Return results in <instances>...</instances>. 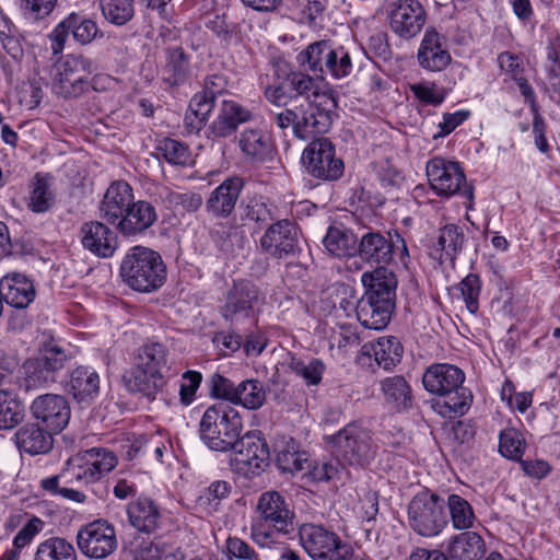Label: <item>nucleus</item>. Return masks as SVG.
<instances>
[{"instance_id": "nucleus-59", "label": "nucleus", "mask_w": 560, "mask_h": 560, "mask_svg": "<svg viewBox=\"0 0 560 560\" xmlns=\"http://www.w3.org/2000/svg\"><path fill=\"white\" fill-rule=\"evenodd\" d=\"M499 450L504 457L515 459L522 456L524 446L520 433L513 429L501 432Z\"/></svg>"}, {"instance_id": "nucleus-25", "label": "nucleus", "mask_w": 560, "mask_h": 560, "mask_svg": "<svg viewBox=\"0 0 560 560\" xmlns=\"http://www.w3.org/2000/svg\"><path fill=\"white\" fill-rule=\"evenodd\" d=\"M52 433L37 423H26L18 429L12 440L20 452L35 456L46 454L52 448Z\"/></svg>"}, {"instance_id": "nucleus-36", "label": "nucleus", "mask_w": 560, "mask_h": 560, "mask_svg": "<svg viewBox=\"0 0 560 560\" xmlns=\"http://www.w3.org/2000/svg\"><path fill=\"white\" fill-rule=\"evenodd\" d=\"M55 202L52 177L48 174H36L30 191L28 208L36 213L46 212Z\"/></svg>"}, {"instance_id": "nucleus-17", "label": "nucleus", "mask_w": 560, "mask_h": 560, "mask_svg": "<svg viewBox=\"0 0 560 560\" xmlns=\"http://www.w3.org/2000/svg\"><path fill=\"white\" fill-rule=\"evenodd\" d=\"M402 353V346L396 337H382L376 342L362 346L357 363L371 370L377 366L389 371L401 361Z\"/></svg>"}, {"instance_id": "nucleus-7", "label": "nucleus", "mask_w": 560, "mask_h": 560, "mask_svg": "<svg viewBox=\"0 0 560 560\" xmlns=\"http://www.w3.org/2000/svg\"><path fill=\"white\" fill-rule=\"evenodd\" d=\"M408 522L420 536L440 535L448 524L444 499L428 490L417 493L408 505Z\"/></svg>"}, {"instance_id": "nucleus-58", "label": "nucleus", "mask_w": 560, "mask_h": 560, "mask_svg": "<svg viewBox=\"0 0 560 560\" xmlns=\"http://www.w3.org/2000/svg\"><path fill=\"white\" fill-rule=\"evenodd\" d=\"M45 525L46 523L42 518L37 516L30 517L13 539L15 551L18 552V550L28 546L33 539L43 532Z\"/></svg>"}, {"instance_id": "nucleus-15", "label": "nucleus", "mask_w": 560, "mask_h": 560, "mask_svg": "<svg viewBox=\"0 0 560 560\" xmlns=\"http://www.w3.org/2000/svg\"><path fill=\"white\" fill-rule=\"evenodd\" d=\"M100 30L96 22L86 15L72 12L61 20L50 32V48L55 55L65 49L66 42L71 34L73 39L88 45L98 35Z\"/></svg>"}, {"instance_id": "nucleus-19", "label": "nucleus", "mask_w": 560, "mask_h": 560, "mask_svg": "<svg viewBox=\"0 0 560 560\" xmlns=\"http://www.w3.org/2000/svg\"><path fill=\"white\" fill-rule=\"evenodd\" d=\"M390 28L401 37L416 36L424 25L425 13L418 0H397L388 13Z\"/></svg>"}, {"instance_id": "nucleus-60", "label": "nucleus", "mask_w": 560, "mask_h": 560, "mask_svg": "<svg viewBox=\"0 0 560 560\" xmlns=\"http://www.w3.org/2000/svg\"><path fill=\"white\" fill-rule=\"evenodd\" d=\"M462 299L466 305L467 312L477 313L479 308L478 298L480 293V282L476 276H468L459 283Z\"/></svg>"}, {"instance_id": "nucleus-55", "label": "nucleus", "mask_w": 560, "mask_h": 560, "mask_svg": "<svg viewBox=\"0 0 560 560\" xmlns=\"http://www.w3.org/2000/svg\"><path fill=\"white\" fill-rule=\"evenodd\" d=\"M147 559L141 553L126 556L122 560H183L178 548L165 544H151L147 549Z\"/></svg>"}, {"instance_id": "nucleus-6", "label": "nucleus", "mask_w": 560, "mask_h": 560, "mask_svg": "<svg viewBox=\"0 0 560 560\" xmlns=\"http://www.w3.org/2000/svg\"><path fill=\"white\" fill-rule=\"evenodd\" d=\"M299 540L312 560H353L354 558L351 545L322 524H302L299 528Z\"/></svg>"}, {"instance_id": "nucleus-44", "label": "nucleus", "mask_w": 560, "mask_h": 560, "mask_svg": "<svg viewBox=\"0 0 560 560\" xmlns=\"http://www.w3.org/2000/svg\"><path fill=\"white\" fill-rule=\"evenodd\" d=\"M25 387L35 389L49 386L56 382L52 372L39 360L37 355L28 358L22 365Z\"/></svg>"}, {"instance_id": "nucleus-9", "label": "nucleus", "mask_w": 560, "mask_h": 560, "mask_svg": "<svg viewBox=\"0 0 560 560\" xmlns=\"http://www.w3.org/2000/svg\"><path fill=\"white\" fill-rule=\"evenodd\" d=\"M427 177L431 189L442 198H451L463 192L468 199L466 208L472 209L474 194L467 187L466 176L458 162L434 156L427 162Z\"/></svg>"}, {"instance_id": "nucleus-64", "label": "nucleus", "mask_w": 560, "mask_h": 560, "mask_svg": "<svg viewBox=\"0 0 560 560\" xmlns=\"http://www.w3.org/2000/svg\"><path fill=\"white\" fill-rule=\"evenodd\" d=\"M172 445L160 431L149 434L147 455L152 456L158 463H164V455L171 454Z\"/></svg>"}, {"instance_id": "nucleus-40", "label": "nucleus", "mask_w": 560, "mask_h": 560, "mask_svg": "<svg viewBox=\"0 0 560 560\" xmlns=\"http://www.w3.org/2000/svg\"><path fill=\"white\" fill-rule=\"evenodd\" d=\"M214 92L205 91L197 93L189 103L185 121L191 130H200L209 119L214 107Z\"/></svg>"}, {"instance_id": "nucleus-8", "label": "nucleus", "mask_w": 560, "mask_h": 560, "mask_svg": "<svg viewBox=\"0 0 560 560\" xmlns=\"http://www.w3.org/2000/svg\"><path fill=\"white\" fill-rule=\"evenodd\" d=\"M116 454L103 447H92L70 457L61 476L66 482L78 481L85 485L101 480L117 466Z\"/></svg>"}, {"instance_id": "nucleus-49", "label": "nucleus", "mask_w": 560, "mask_h": 560, "mask_svg": "<svg viewBox=\"0 0 560 560\" xmlns=\"http://www.w3.org/2000/svg\"><path fill=\"white\" fill-rule=\"evenodd\" d=\"M104 18L112 24L124 25L135 14L132 0H100Z\"/></svg>"}, {"instance_id": "nucleus-21", "label": "nucleus", "mask_w": 560, "mask_h": 560, "mask_svg": "<svg viewBox=\"0 0 560 560\" xmlns=\"http://www.w3.org/2000/svg\"><path fill=\"white\" fill-rule=\"evenodd\" d=\"M451 60L444 36L434 28H428L418 49L419 65L425 70L435 72L444 70Z\"/></svg>"}, {"instance_id": "nucleus-5", "label": "nucleus", "mask_w": 560, "mask_h": 560, "mask_svg": "<svg viewBox=\"0 0 560 560\" xmlns=\"http://www.w3.org/2000/svg\"><path fill=\"white\" fill-rule=\"evenodd\" d=\"M242 431L243 421L240 412L225 402L208 407L199 425L201 441L209 448L218 452L231 450Z\"/></svg>"}, {"instance_id": "nucleus-20", "label": "nucleus", "mask_w": 560, "mask_h": 560, "mask_svg": "<svg viewBox=\"0 0 560 560\" xmlns=\"http://www.w3.org/2000/svg\"><path fill=\"white\" fill-rule=\"evenodd\" d=\"M80 234L83 248L98 258H110L118 248L116 233L102 222L84 223Z\"/></svg>"}, {"instance_id": "nucleus-50", "label": "nucleus", "mask_w": 560, "mask_h": 560, "mask_svg": "<svg viewBox=\"0 0 560 560\" xmlns=\"http://www.w3.org/2000/svg\"><path fill=\"white\" fill-rule=\"evenodd\" d=\"M409 89L416 100L429 106L441 105L447 96L445 89L432 81L417 82L410 84Z\"/></svg>"}, {"instance_id": "nucleus-43", "label": "nucleus", "mask_w": 560, "mask_h": 560, "mask_svg": "<svg viewBox=\"0 0 560 560\" xmlns=\"http://www.w3.org/2000/svg\"><path fill=\"white\" fill-rule=\"evenodd\" d=\"M448 509L452 525L457 530H467L474 527L476 522L475 512L470 503L459 494H448L444 500Z\"/></svg>"}, {"instance_id": "nucleus-18", "label": "nucleus", "mask_w": 560, "mask_h": 560, "mask_svg": "<svg viewBox=\"0 0 560 560\" xmlns=\"http://www.w3.org/2000/svg\"><path fill=\"white\" fill-rule=\"evenodd\" d=\"M32 416L55 433L62 431L70 419V407L61 395L45 394L36 397L31 405Z\"/></svg>"}, {"instance_id": "nucleus-47", "label": "nucleus", "mask_w": 560, "mask_h": 560, "mask_svg": "<svg viewBox=\"0 0 560 560\" xmlns=\"http://www.w3.org/2000/svg\"><path fill=\"white\" fill-rule=\"evenodd\" d=\"M258 302L256 288L249 282L235 284L230 292L226 303L228 312L237 314L246 311H254V305Z\"/></svg>"}, {"instance_id": "nucleus-51", "label": "nucleus", "mask_w": 560, "mask_h": 560, "mask_svg": "<svg viewBox=\"0 0 560 560\" xmlns=\"http://www.w3.org/2000/svg\"><path fill=\"white\" fill-rule=\"evenodd\" d=\"M290 369L301 377L306 385H318L322 382L325 365L322 361L313 359L305 363L294 357L291 358Z\"/></svg>"}, {"instance_id": "nucleus-57", "label": "nucleus", "mask_w": 560, "mask_h": 560, "mask_svg": "<svg viewBox=\"0 0 560 560\" xmlns=\"http://www.w3.org/2000/svg\"><path fill=\"white\" fill-rule=\"evenodd\" d=\"M202 382V374L198 371H186L179 384V400L182 405L189 406L196 399L197 390Z\"/></svg>"}, {"instance_id": "nucleus-41", "label": "nucleus", "mask_w": 560, "mask_h": 560, "mask_svg": "<svg viewBox=\"0 0 560 560\" xmlns=\"http://www.w3.org/2000/svg\"><path fill=\"white\" fill-rule=\"evenodd\" d=\"M393 246L380 233L365 234L360 243V255L371 264H387Z\"/></svg>"}, {"instance_id": "nucleus-32", "label": "nucleus", "mask_w": 560, "mask_h": 560, "mask_svg": "<svg viewBox=\"0 0 560 560\" xmlns=\"http://www.w3.org/2000/svg\"><path fill=\"white\" fill-rule=\"evenodd\" d=\"M238 147L253 161H264L271 153V140L260 128H245L238 136Z\"/></svg>"}, {"instance_id": "nucleus-61", "label": "nucleus", "mask_w": 560, "mask_h": 560, "mask_svg": "<svg viewBox=\"0 0 560 560\" xmlns=\"http://www.w3.org/2000/svg\"><path fill=\"white\" fill-rule=\"evenodd\" d=\"M210 390L212 396L234 404L237 393V384H234L230 378L215 373L210 377Z\"/></svg>"}, {"instance_id": "nucleus-46", "label": "nucleus", "mask_w": 560, "mask_h": 560, "mask_svg": "<svg viewBox=\"0 0 560 560\" xmlns=\"http://www.w3.org/2000/svg\"><path fill=\"white\" fill-rule=\"evenodd\" d=\"M132 364L152 371H162L166 364V350L159 342L148 341L137 350Z\"/></svg>"}, {"instance_id": "nucleus-56", "label": "nucleus", "mask_w": 560, "mask_h": 560, "mask_svg": "<svg viewBox=\"0 0 560 560\" xmlns=\"http://www.w3.org/2000/svg\"><path fill=\"white\" fill-rule=\"evenodd\" d=\"M231 492V485L224 480L213 481L198 498L200 506L214 511L218 504Z\"/></svg>"}, {"instance_id": "nucleus-14", "label": "nucleus", "mask_w": 560, "mask_h": 560, "mask_svg": "<svg viewBox=\"0 0 560 560\" xmlns=\"http://www.w3.org/2000/svg\"><path fill=\"white\" fill-rule=\"evenodd\" d=\"M231 450L234 451L231 458L233 467L247 477L259 475L269 465V447L259 432L240 436Z\"/></svg>"}, {"instance_id": "nucleus-37", "label": "nucleus", "mask_w": 560, "mask_h": 560, "mask_svg": "<svg viewBox=\"0 0 560 560\" xmlns=\"http://www.w3.org/2000/svg\"><path fill=\"white\" fill-rule=\"evenodd\" d=\"M357 236L342 225H332L328 229L324 246L334 256H351L357 249Z\"/></svg>"}, {"instance_id": "nucleus-45", "label": "nucleus", "mask_w": 560, "mask_h": 560, "mask_svg": "<svg viewBox=\"0 0 560 560\" xmlns=\"http://www.w3.org/2000/svg\"><path fill=\"white\" fill-rule=\"evenodd\" d=\"M266 401V389L258 380H244L237 384V393L234 405H240L248 410H257Z\"/></svg>"}, {"instance_id": "nucleus-62", "label": "nucleus", "mask_w": 560, "mask_h": 560, "mask_svg": "<svg viewBox=\"0 0 560 560\" xmlns=\"http://www.w3.org/2000/svg\"><path fill=\"white\" fill-rule=\"evenodd\" d=\"M471 113L468 109H457L453 113H444L442 120L438 124L439 131L434 138H443L453 132L458 126L464 124Z\"/></svg>"}, {"instance_id": "nucleus-10", "label": "nucleus", "mask_w": 560, "mask_h": 560, "mask_svg": "<svg viewBox=\"0 0 560 560\" xmlns=\"http://www.w3.org/2000/svg\"><path fill=\"white\" fill-rule=\"evenodd\" d=\"M327 439L334 454L349 465L363 466L374 458L371 432L358 423H349Z\"/></svg>"}, {"instance_id": "nucleus-27", "label": "nucleus", "mask_w": 560, "mask_h": 560, "mask_svg": "<svg viewBox=\"0 0 560 560\" xmlns=\"http://www.w3.org/2000/svg\"><path fill=\"white\" fill-rule=\"evenodd\" d=\"M128 520L141 533H153L161 523L160 506L150 498L140 497L127 506Z\"/></svg>"}, {"instance_id": "nucleus-29", "label": "nucleus", "mask_w": 560, "mask_h": 560, "mask_svg": "<svg viewBox=\"0 0 560 560\" xmlns=\"http://www.w3.org/2000/svg\"><path fill=\"white\" fill-rule=\"evenodd\" d=\"M156 220V211L148 201L132 202L117 228L126 236L139 234L149 229Z\"/></svg>"}, {"instance_id": "nucleus-53", "label": "nucleus", "mask_w": 560, "mask_h": 560, "mask_svg": "<svg viewBox=\"0 0 560 560\" xmlns=\"http://www.w3.org/2000/svg\"><path fill=\"white\" fill-rule=\"evenodd\" d=\"M352 71L351 58L343 47L331 49V54L326 59L325 72L335 79H342Z\"/></svg>"}, {"instance_id": "nucleus-23", "label": "nucleus", "mask_w": 560, "mask_h": 560, "mask_svg": "<svg viewBox=\"0 0 560 560\" xmlns=\"http://www.w3.org/2000/svg\"><path fill=\"white\" fill-rule=\"evenodd\" d=\"M298 230L294 223L282 220L271 225L262 235L260 245L271 256L281 257L294 250L298 242Z\"/></svg>"}, {"instance_id": "nucleus-34", "label": "nucleus", "mask_w": 560, "mask_h": 560, "mask_svg": "<svg viewBox=\"0 0 560 560\" xmlns=\"http://www.w3.org/2000/svg\"><path fill=\"white\" fill-rule=\"evenodd\" d=\"M447 551L453 560H479L485 552V542L478 534L465 532L452 538Z\"/></svg>"}, {"instance_id": "nucleus-24", "label": "nucleus", "mask_w": 560, "mask_h": 560, "mask_svg": "<svg viewBox=\"0 0 560 560\" xmlns=\"http://www.w3.org/2000/svg\"><path fill=\"white\" fill-rule=\"evenodd\" d=\"M124 382L129 392L141 394L153 400L163 390L166 378L162 371H152L132 364L125 373Z\"/></svg>"}, {"instance_id": "nucleus-30", "label": "nucleus", "mask_w": 560, "mask_h": 560, "mask_svg": "<svg viewBox=\"0 0 560 560\" xmlns=\"http://www.w3.org/2000/svg\"><path fill=\"white\" fill-rule=\"evenodd\" d=\"M36 355L57 377L58 372L72 359L73 353L70 347L62 346L52 336L43 332Z\"/></svg>"}, {"instance_id": "nucleus-39", "label": "nucleus", "mask_w": 560, "mask_h": 560, "mask_svg": "<svg viewBox=\"0 0 560 560\" xmlns=\"http://www.w3.org/2000/svg\"><path fill=\"white\" fill-rule=\"evenodd\" d=\"M34 560H78V555L71 541L55 536L38 544Z\"/></svg>"}, {"instance_id": "nucleus-4", "label": "nucleus", "mask_w": 560, "mask_h": 560, "mask_svg": "<svg viewBox=\"0 0 560 560\" xmlns=\"http://www.w3.org/2000/svg\"><path fill=\"white\" fill-rule=\"evenodd\" d=\"M258 517L252 524L250 536L260 547H269L277 533H288L293 526L294 511L277 491L264 492L257 502Z\"/></svg>"}, {"instance_id": "nucleus-13", "label": "nucleus", "mask_w": 560, "mask_h": 560, "mask_svg": "<svg viewBox=\"0 0 560 560\" xmlns=\"http://www.w3.org/2000/svg\"><path fill=\"white\" fill-rule=\"evenodd\" d=\"M301 162L308 175L322 180H336L345 170L342 160L336 156L334 144L326 138L312 141L304 149Z\"/></svg>"}, {"instance_id": "nucleus-2", "label": "nucleus", "mask_w": 560, "mask_h": 560, "mask_svg": "<svg viewBox=\"0 0 560 560\" xmlns=\"http://www.w3.org/2000/svg\"><path fill=\"white\" fill-rule=\"evenodd\" d=\"M464 372L447 363H436L429 366L422 377L424 388L434 395L443 397L438 400L435 407L443 417L464 415L471 401V395L463 387Z\"/></svg>"}, {"instance_id": "nucleus-48", "label": "nucleus", "mask_w": 560, "mask_h": 560, "mask_svg": "<svg viewBox=\"0 0 560 560\" xmlns=\"http://www.w3.org/2000/svg\"><path fill=\"white\" fill-rule=\"evenodd\" d=\"M158 150L170 164L188 166L194 163L189 148L178 140L165 138L159 142Z\"/></svg>"}, {"instance_id": "nucleus-11", "label": "nucleus", "mask_w": 560, "mask_h": 560, "mask_svg": "<svg viewBox=\"0 0 560 560\" xmlns=\"http://www.w3.org/2000/svg\"><path fill=\"white\" fill-rule=\"evenodd\" d=\"M93 71L91 59L82 55H67L55 67L52 90L63 97H77L88 89Z\"/></svg>"}, {"instance_id": "nucleus-35", "label": "nucleus", "mask_w": 560, "mask_h": 560, "mask_svg": "<svg viewBox=\"0 0 560 560\" xmlns=\"http://www.w3.org/2000/svg\"><path fill=\"white\" fill-rule=\"evenodd\" d=\"M464 234L455 224H447L440 230L436 245L433 247L431 255L441 262L450 259L453 260L464 244Z\"/></svg>"}, {"instance_id": "nucleus-52", "label": "nucleus", "mask_w": 560, "mask_h": 560, "mask_svg": "<svg viewBox=\"0 0 560 560\" xmlns=\"http://www.w3.org/2000/svg\"><path fill=\"white\" fill-rule=\"evenodd\" d=\"M277 464L282 471L291 474L310 467L306 453L296 451L293 444H288L285 448L279 452Z\"/></svg>"}, {"instance_id": "nucleus-42", "label": "nucleus", "mask_w": 560, "mask_h": 560, "mask_svg": "<svg viewBox=\"0 0 560 560\" xmlns=\"http://www.w3.org/2000/svg\"><path fill=\"white\" fill-rule=\"evenodd\" d=\"M331 45L326 40L313 43L298 55V61L305 70L316 75H323L326 59L331 54Z\"/></svg>"}, {"instance_id": "nucleus-63", "label": "nucleus", "mask_w": 560, "mask_h": 560, "mask_svg": "<svg viewBox=\"0 0 560 560\" xmlns=\"http://www.w3.org/2000/svg\"><path fill=\"white\" fill-rule=\"evenodd\" d=\"M498 66L502 73L510 77L512 80H517L523 77L524 65L521 57L510 51H503L498 56Z\"/></svg>"}, {"instance_id": "nucleus-54", "label": "nucleus", "mask_w": 560, "mask_h": 560, "mask_svg": "<svg viewBox=\"0 0 560 560\" xmlns=\"http://www.w3.org/2000/svg\"><path fill=\"white\" fill-rule=\"evenodd\" d=\"M0 42L3 48L13 59H20L23 55V47L16 28L11 22L0 14Z\"/></svg>"}, {"instance_id": "nucleus-28", "label": "nucleus", "mask_w": 560, "mask_h": 560, "mask_svg": "<svg viewBox=\"0 0 560 560\" xmlns=\"http://www.w3.org/2000/svg\"><path fill=\"white\" fill-rule=\"evenodd\" d=\"M101 378L98 373L90 366H78L69 380V393L78 402H92L100 394Z\"/></svg>"}, {"instance_id": "nucleus-1", "label": "nucleus", "mask_w": 560, "mask_h": 560, "mask_svg": "<svg viewBox=\"0 0 560 560\" xmlns=\"http://www.w3.org/2000/svg\"><path fill=\"white\" fill-rule=\"evenodd\" d=\"M337 101L329 91H315L312 101L300 103L295 110L287 109L276 116L279 128L290 126L300 139H310L326 133L334 120Z\"/></svg>"}, {"instance_id": "nucleus-38", "label": "nucleus", "mask_w": 560, "mask_h": 560, "mask_svg": "<svg viewBox=\"0 0 560 560\" xmlns=\"http://www.w3.org/2000/svg\"><path fill=\"white\" fill-rule=\"evenodd\" d=\"M25 408L9 389H0V430H12L23 422Z\"/></svg>"}, {"instance_id": "nucleus-12", "label": "nucleus", "mask_w": 560, "mask_h": 560, "mask_svg": "<svg viewBox=\"0 0 560 560\" xmlns=\"http://www.w3.org/2000/svg\"><path fill=\"white\" fill-rule=\"evenodd\" d=\"M75 538L81 553L90 559H106L118 547L116 528L104 518L94 520L81 526Z\"/></svg>"}, {"instance_id": "nucleus-3", "label": "nucleus", "mask_w": 560, "mask_h": 560, "mask_svg": "<svg viewBox=\"0 0 560 560\" xmlns=\"http://www.w3.org/2000/svg\"><path fill=\"white\" fill-rule=\"evenodd\" d=\"M119 275L122 282L140 293L159 290L166 281V266L161 255L141 245L130 247L124 255Z\"/></svg>"}, {"instance_id": "nucleus-22", "label": "nucleus", "mask_w": 560, "mask_h": 560, "mask_svg": "<svg viewBox=\"0 0 560 560\" xmlns=\"http://www.w3.org/2000/svg\"><path fill=\"white\" fill-rule=\"evenodd\" d=\"M132 202L131 186L125 180L113 182L101 202V214L109 223L118 225Z\"/></svg>"}, {"instance_id": "nucleus-31", "label": "nucleus", "mask_w": 560, "mask_h": 560, "mask_svg": "<svg viewBox=\"0 0 560 560\" xmlns=\"http://www.w3.org/2000/svg\"><path fill=\"white\" fill-rule=\"evenodd\" d=\"M241 189L240 178H228L211 194L208 208L217 215H229L235 207Z\"/></svg>"}, {"instance_id": "nucleus-26", "label": "nucleus", "mask_w": 560, "mask_h": 560, "mask_svg": "<svg viewBox=\"0 0 560 560\" xmlns=\"http://www.w3.org/2000/svg\"><path fill=\"white\" fill-rule=\"evenodd\" d=\"M252 118L248 108L233 100H224L219 114L211 125V132L214 137L225 138L236 131L241 124Z\"/></svg>"}, {"instance_id": "nucleus-16", "label": "nucleus", "mask_w": 560, "mask_h": 560, "mask_svg": "<svg viewBox=\"0 0 560 560\" xmlns=\"http://www.w3.org/2000/svg\"><path fill=\"white\" fill-rule=\"evenodd\" d=\"M364 295L373 307V313L390 312L392 300L396 289L395 275L385 267L365 271L361 276Z\"/></svg>"}, {"instance_id": "nucleus-33", "label": "nucleus", "mask_w": 560, "mask_h": 560, "mask_svg": "<svg viewBox=\"0 0 560 560\" xmlns=\"http://www.w3.org/2000/svg\"><path fill=\"white\" fill-rule=\"evenodd\" d=\"M385 404L396 410L401 411L411 404V388L405 377L394 375L385 377L380 383Z\"/></svg>"}]
</instances>
